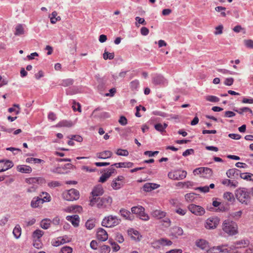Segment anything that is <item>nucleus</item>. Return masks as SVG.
Instances as JSON below:
<instances>
[{
	"mask_svg": "<svg viewBox=\"0 0 253 253\" xmlns=\"http://www.w3.org/2000/svg\"><path fill=\"white\" fill-rule=\"evenodd\" d=\"M73 109L74 111H78L80 112H81V107L79 103H74V105L72 106Z\"/></svg>",
	"mask_w": 253,
	"mask_h": 253,
	"instance_id": "nucleus-64",
	"label": "nucleus"
},
{
	"mask_svg": "<svg viewBox=\"0 0 253 253\" xmlns=\"http://www.w3.org/2000/svg\"><path fill=\"white\" fill-rule=\"evenodd\" d=\"M234 82V79L232 78H229L225 79L224 84L226 85H231Z\"/></svg>",
	"mask_w": 253,
	"mask_h": 253,
	"instance_id": "nucleus-62",
	"label": "nucleus"
},
{
	"mask_svg": "<svg viewBox=\"0 0 253 253\" xmlns=\"http://www.w3.org/2000/svg\"><path fill=\"white\" fill-rule=\"evenodd\" d=\"M250 192L245 188H240L236 190L237 199L242 204L248 205L250 202Z\"/></svg>",
	"mask_w": 253,
	"mask_h": 253,
	"instance_id": "nucleus-1",
	"label": "nucleus"
},
{
	"mask_svg": "<svg viewBox=\"0 0 253 253\" xmlns=\"http://www.w3.org/2000/svg\"><path fill=\"white\" fill-rule=\"evenodd\" d=\"M44 232L41 230L37 229L33 233V237L34 238L39 239L43 235Z\"/></svg>",
	"mask_w": 253,
	"mask_h": 253,
	"instance_id": "nucleus-33",
	"label": "nucleus"
},
{
	"mask_svg": "<svg viewBox=\"0 0 253 253\" xmlns=\"http://www.w3.org/2000/svg\"><path fill=\"white\" fill-rule=\"evenodd\" d=\"M159 187V185L155 183H146L143 185V189L145 191L149 192L152 190L157 189Z\"/></svg>",
	"mask_w": 253,
	"mask_h": 253,
	"instance_id": "nucleus-16",
	"label": "nucleus"
},
{
	"mask_svg": "<svg viewBox=\"0 0 253 253\" xmlns=\"http://www.w3.org/2000/svg\"><path fill=\"white\" fill-rule=\"evenodd\" d=\"M195 189L199 190L200 192L203 193H207L209 191V187H208V186H205L204 187H197Z\"/></svg>",
	"mask_w": 253,
	"mask_h": 253,
	"instance_id": "nucleus-51",
	"label": "nucleus"
},
{
	"mask_svg": "<svg viewBox=\"0 0 253 253\" xmlns=\"http://www.w3.org/2000/svg\"><path fill=\"white\" fill-rule=\"evenodd\" d=\"M63 198L67 201H72L79 199L80 197V193L79 191L75 189H71L70 190L64 192L62 194Z\"/></svg>",
	"mask_w": 253,
	"mask_h": 253,
	"instance_id": "nucleus-5",
	"label": "nucleus"
},
{
	"mask_svg": "<svg viewBox=\"0 0 253 253\" xmlns=\"http://www.w3.org/2000/svg\"><path fill=\"white\" fill-rule=\"evenodd\" d=\"M104 173L109 178L113 173L116 172V169L114 168V165H111L109 168L104 170Z\"/></svg>",
	"mask_w": 253,
	"mask_h": 253,
	"instance_id": "nucleus-22",
	"label": "nucleus"
},
{
	"mask_svg": "<svg viewBox=\"0 0 253 253\" xmlns=\"http://www.w3.org/2000/svg\"><path fill=\"white\" fill-rule=\"evenodd\" d=\"M219 222V219L217 217H212L207 220L205 227L207 229H214L216 227Z\"/></svg>",
	"mask_w": 253,
	"mask_h": 253,
	"instance_id": "nucleus-9",
	"label": "nucleus"
},
{
	"mask_svg": "<svg viewBox=\"0 0 253 253\" xmlns=\"http://www.w3.org/2000/svg\"><path fill=\"white\" fill-rule=\"evenodd\" d=\"M159 153V151H146L144 152V155H147L149 157H153L154 156L156 155H157Z\"/></svg>",
	"mask_w": 253,
	"mask_h": 253,
	"instance_id": "nucleus-56",
	"label": "nucleus"
},
{
	"mask_svg": "<svg viewBox=\"0 0 253 253\" xmlns=\"http://www.w3.org/2000/svg\"><path fill=\"white\" fill-rule=\"evenodd\" d=\"M240 177L242 179L253 181V174L251 173H241Z\"/></svg>",
	"mask_w": 253,
	"mask_h": 253,
	"instance_id": "nucleus-25",
	"label": "nucleus"
},
{
	"mask_svg": "<svg viewBox=\"0 0 253 253\" xmlns=\"http://www.w3.org/2000/svg\"><path fill=\"white\" fill-rule=\"evenodd\" d=\"M223 198L224 199L227 200L229 202H233L234 200V198L233 194L229 192H226L224 193Z\"/></svg>",
	"mask_w": 253,
	"mask_h": 253,
	"instance_id": "nucleus-31",
	"label": "nucleus"
},
{
	"mask_svg": "<svg viewBox=\"0 0 253 253\" xmlns=\"http://www.w3.org/2000/svg\"><path fill=\"white\" fill-rule=\"evenodd\" d=\"M152 215L155 218L161 219L166 216V212L160 210H156L153 211Z\"/></svg>",
	"mask_w": 253,
	"mask_h": 253,
	"instance_id": "nucleus-20",
	"label": "nucleus"
},
{
	"mask_svg": "<svg viewBox=\"0 0 253 253\" xmlns=\"http://www.w3.org/2000/svg\"><path fill=\"white\" fill-rule=\"evenodd\" d=\"M110 247L107 245L102 246L101 248V253H109Z\"/></svg>",
	"mask_w": 253,
	"mask_h": 253,
	"instance_id": "nucleus-50",
	"label": "nucleus"
},
{
	"mask_svg": "<svg viewBox=\"0 0 253 253\" xmlns=\"http://www.w3.org/2000/svg\"><path fill=\"white\" fill-rule=\"evenodd\" d=\"M98 240L105 241L107 240L108 236L107 232L103 228H99L97 232Z\"/></svg>",
	"mask_w": 253,
	"mask_h": 253,
	"instance_id": "nucleus-13",
	"label": "nucleus"
},
{
	"mask_svg": "<svg viewBox=\"0 0 253 253\" xmlns=\"http://www.w3.org/2000/svg\"><path fill=\"white\" fill-rule=\"evenodd\" d=\"M215 10L217 12H220L221 16L222 17H225L226 14V13L224 12V11L226 10V8L222 6H217L215 8Z\"/></svg>",
	"mask_w": 253,
	"mask_h": 253,
	"instance_id": "nucleus-42",
	"label": "nucleus"
},
{
	"mask_svg": "<svg viewBox=\"0 0 253 253\" xmlns=\"http://www.w3.org/2000/svg\"><path fill=\"white\" fill-rule=\"evenodd\" d=\"M240 171L236 169H229L226 172L227 176L229 178H232V176L240 175Z\"/></svg>",
	"mask_w": 253,
	"mask_h": 253,
	"instance_id": "nucleus-21",
	"label": "nucleus"
},
{
	"mask_svg": "<svg viewBox=\"0 0 253 253\" xmlns=\"http://www.w3.org/2000/svg\"><path fill=\"white\" fill-rule=\"evenodd\" d=\"M68 138L72 140H74L79 142H82L83 141V138L81 136L78 135L68 136Z\"/></svg>",
	"mask_w": 253,
	"mask_h": 253,
	"instance_id": "nucleus-44",
	"label": "nucleus"
},
{
	"mask_svg": "<svg viewBox=\"0 0 253 253\" xmlns=\"http://www.w3.org/2000/svg\"><path fill=\"white\" fill-rule=\"evenodd\" d=\"M120 213H121V215L125 218L126 219H129V216L130 214V212L125 209H121L120 210Z\"/></svg>",
	"mask_w": 253,
	"mask_h": 253,
	"instance_id": "nucleus-32",
	"label": "nucleus"
},
{
	"mask_svg": "<svg viewBox=\"0 0 253 253\" xmlns=\"http://www.w3.org/2000/svg\"><path fill=\"white\" fill-rule=\"evenodd\" d=\"M244 43L246 47L250 48H253V41L252 40H245Z\"/></svg>",
	"mask_w": 253,
	"mask_h": 253,
	"instance_id": "nucleus-48",
	"label": "nucleus"
},
{
	"mask_svg": "<svg viewBox=\"0 0 253 253\" xmlns=\"http://www.w3.org/2000/svg\"><path fill=\"white\" fill-rule=\"evenodd\" d=\"M206 99L207 101H209L211 102H217L219 101V98L213 95L207 96Z\"/></svg>",
	"mask_w": 253,
	"mask_h": 253,
	"instance_id": "nucleus-41",
	"label": "nucleus"
},
{
	"mask_svg": "<svg viewBox=\"0 0 253 253\" xmlns=\"http://www.w3.org/2000/svg\"><path fill=\"white\" fill-rule=\"evenodd\" d=\"M66 218L68 221H70L74 227H78L79 226L80 222V217L79 215H68Z\"/></svg>",
	"mask_w": 253,
	"mask_h": 253,
	"instance_id": "nucleus-15",
	"label": "nucleus"
},
{
	"mask_svg": "<svg viewBox=\"0 0 253 253\" xmlns=\"http://www.w3.org/2000/svg\"><path fill=\"white\" fill-rule=\"evenodd\" d=\"M119 123L122 126H125L127 123V120L125 116H121L119 120Z\"/></svg>",
	"mask_w": 253,
	"mask_h": 253,
	"instance_id": "nucleus-54",
	"label": "nucleus"
},
{
	"mask_svg": "<svg viewBox=\"0 0 253 253\" xmlns=\"http://www.w3.org/2000/svg\"><path fill=\"white\" fill-rule=\"evenodd\" d=\"M90 205L93 206L95 203H97V206L98 208H105L108 206H110L112 202V199L108 196H104L102 198H94L90 200Z\"/></svg>",
	"mask_w": 253,
	"mask_h": 253,
	"instance_id": "nucleus-2",
	"label": "nucleus"
},
{
	"mask_svg": "<svg viewBox=\"0 0 253 253\" xmlns=\"http://www.w3.org/2000/svg\"><path fill=\"white\" fill-rule=\"evenodd\" d=\"M161 246H170L172 243L171 241L166 238H161L159 240Z\"/></svg>",
	"mask_w": 253,
	"mask_h": 253,
	"instance_id": "nucleus-40",
	"label": "nucleus"
},
{
	"mask_svg": "<svg viewBox=\"0 0 253 253\" xmlns=\"http://www.w3.org/2000/svg\"><path fill=\"white\" fill-rule=\"evenodd\" d=\"M152 83L155 85H164L167 84V80L161 75H156L152 79Z\"/></svg>",
	"mask_w": 253,
	"mask_h": 253,
	"instance_id": "nucleus-10",
	"label": "nucleus"
},
{
	"mask_svg": "<svg viewBox=\"0 0 253 253\" xmlns=\"http://www.w3.org/2000/svg\"><path fill=\"white\" fill-rule=\"evenodd\" d=\"M26 182L29 184L36 183L38 182V178L35 177L27 178Z\"/></svg>",
	"mask_w": 253,
	"mask_h": 253,
	"instance_id": "nucleus-53",
	"label": "nucleus"
},
{
	"mask_svg": "<svg viewBox=\"0 0 253 253\" xmlns=\"http://www.w3.org/2000/svg\"><path fill=\"white\" fill-rule=\"evenodd\" d=\"M189 210L193 214L201 216L205 213V209L201 206L191 204L188 207Z\"/></svg>",
	"mask_w": 253,
	"mask_h": 253,
	"instance_id": "nucleus-8",
	"label": "nucleus"
},
{
	"mask_svg": "<svg viewBox=\"0 0 253 253\" xmlns=\"http://www.w3.org/2000/svg\"><path fill=\"white\" fill-rule=\"evenodd\" d=\"M26 162L29 163L39 164L43 163L44 161L43 160L38 158H28L26 159Z\"/></svg>",
	"mask_w": 253,
	"mask_h": 253,
	"instance_id": "nucleus-30",
	"label": "nucleus"
},
{
	"mask_svg": "<svg viewBox=\"0 0 253 253\" xmlns=\"http://www.w3.org/2000/svg\"><path fill=\"white\" fill-rule=\"evenodd\" d=\"M203 174L205 177H210L212 174V170L211 169L209 168H204V170L203 172Z\"/></svg>",
	"mask_w": 253,
	"mask_h": 253,
	"instance_id": "nucleus-39",
	"label": "nucleus"
},
{
	"mask_svg": "<svg viewBox=\"0 0 253 253\" xmlns=\"http://www.w3.org/2000/svg\"><path fill=\"white\" fill-rule=\"evenodd\" d=\"M102 154L103 159L111 158L113 154L111 151L108 150L102 152Z\"/></svg>",
	"mask_w": 253,
	"mask_h": 253,
	"instance_id": "nucleus-45",
	"label": "nucleus"
},
{
	"mask_svg": "<svg viewBox=\"0 0 253 253\" xmlns=\"http://www.w3.org/2000/svg\"><path fill=\"white\" fill-rule=\"evenodd\" d=\"M60 183L58 181H51L48 183V186L50 187H55L60 186Z\"/></svg>",
	"mask_w": 253,
	"mask_h": 253,
	"instance_id": "nucleus-61",
	"label": "nucleus"
},
{
	"mask_svg": "<svg viewBox=\"0 0 253 253\" xmlns=\"http://www.w3.org/2000/svg\"><path fill=\"white\" fill-rule=\"evenodd\" d=\"M139 86V82L137 80H135L130 83V87L132 90H137Z\"/></svg>",
	"mask_w": 253,
	"mask_h": 253,
	"instance_id": "nucleus-29",
	"label": "nucleus"
},
{
	"mask_svg": "<svg viewBox=\"0 0 253 253\" xmlns=\"http://www.w3.org/2000/svg\"><path fill=\"white\" fill-rule=\"evenodd\" d=\"M114 56H115V55H114V53L113 52L109 53L108 51H107L106 50H105L104 53L103 54V58L105 60L113 59L114 58Z\"/></svg>",
	"mask_w": 253,
	"mask_h": 253,
	"instance_id": "nucleus-35",
	"label": "nucleus"
},
{
	"mask_svg": "<svg viewBox=\"0 0 253 253\" xmlns=\"http://www.w3.org/2000/svg\"><path fill=\"white\" fill-rule=\"evenodd\" d=\"M173 230L176 234L178 236L182 235L183 231L181 227H176L173 229Z\"/></svg>",
	"mask_w": 253,
	"mask_h": 253,
	"instance_id": "nucleus-60",
	"label": "nucleus"
},
{
	"mask_svg": "<svg viewBox=\"0 0 253 253\" xmlns=\"http://www.w3.org/2000/svg\"><path fill=\"white\" fill-rule=\"evenodd\" d=\"M223 26L222 25H219L217 26L215 28L216 31L214 32V34L215 35H219L221 34L222 33V30H223Z\"/></svg>",
	"mask_w": 253,
	"mask_h": 253,
	"instance_id": "nucleus-57",
	"label": "nucleus"
},
{
	"mask_svg": "<svg viewBox=\"0 0 253 253\" xmlns=\"http://www.w3.org/2000/svg\"><path fill=\"white\" fill-rule=\"evenodd\" d=\"M13 234L16 239L20 238L21 234V228L19 225H16L13 230Z\"/></svg>",
	"mask_w": 253,
	"mask_h": 253,
	"instance_id": "nucleus-24",
	"label": "nucleus"
},
{
	"mask_svg": "<svg viewBox=\"0 0 253 253\" xmlns=\"http://www.w3.org/2000/svg\"><path fill=\"white\" fill-rule=\"evenodd\" d=\"M13 166L12 161L7 160H0V172L6 171Z\"/></svg>",
	"mask_w": 253,
	"mask_h": 253,
	"instance_id": "nucleus-11",
	"label": "nucleus"
},
{
	"mask_svg": "<svg viewBox=\"0 0 253 253\" xmlns=\"http://www.w3.org/2000/svg\"><path fill=\"white\" fill-rule=\"evenodd\" d=\"M17 169L19 172L26 173H29L32 170V168L30 166L26 165L18 166Z\"/></svg>",
	"mask_w": 253,
	"mask_h": 253,
	"instance_id": "nucleus-17",
	"label": "nucleus"
},
{
	"mask_svg": "<svg viewBox=\"0 0 253 253\" xmlns=\"http://www.w3.org/2000/svg\"><path fill=\"white\" fill-rule=\"evenodd\" d=\"M152 246L155 249H159L161 246L159 240L153 241L152 243Z\"/></svg>",
	"mask_w": 253,
	"mask_h": 253,
	"instance_id": "nucleus-63",
	"label": "nucleus"
},
{
	"mask_svg": "<svg viewBox=\"0 0 253 253\" xmlns=\"http://www.w3.org/2000/svg\"><path fill=\"white\" fill-rule=\"evenodd\" d=\"M51 223V220L48 218H44L41 222V227L44 229H47Z\"/></svg>",
	"mask_w": 253,
	"mask_h": 253,
	"instance_id": "nucleus-23",
	"label": "nucleus"
},
{
	"mask_svg": "<svg viewBox=\"0 0 253 253\" xmlns=\"http://www.w3.org/2000/svg\"><path fill=\"white\" fill-rule=\"evenodd\" d=\"M235 244V245H243V247H245L246 246H248L249 244V241L247 240H241L237 241Z\"/></svg>",
	"mask_w": 253,
	"mask_h": 253,
	"instance_id": "nucleus-49",
	"label": "nucleus"
},
{
	"mask_svg": "<svg viewBox=\"0 0 253 253\" xmlns=\"http://www.w3.org/2000/svg\"><path fill=\"white\" fill-rule=\"evenodd\" d=\"M187 175V172L185 170H176L170 171L168 173V177L171 179L179 180L183 179Z\"/></svg>",
	"mask_w": 253,
	"mask_h": 253,
	"instance_id": "nucleus-7",
	"label": "nucleus"
},
{
	"mask_svg": "<svg viewBox=\"0 0 253 253\" xmlns=\"http://www.w3.org/2000/svg\"><path fill=\"white\" fill-rule=\"evenodd\" d=\"M204 170V167H200L195 169L193 170V173L194 175L202 174L203 173V171Z\"/></svg>",
	"mask_w": 253,
	"mask_h": 253,
	"instance_id": "nucleus-58",
	"label": "nucleus"
},
{
	"mask_svg": "<svg viewBox=\"0 0 253 253\" xmlns=\"http://www.w3.org/2000/svg\"><path fill=\"white\" fill-rule=\"evenodd\" d=\"M242 214V211H239L236 212H232L230 213V217L232 218H234L235 219H239Z\"/></svg>",
	"mask_w": 253,
	"mask_h": 253,
	"instance_id": "nucleus-34",
	"label": "nucleus"
},
{
	"mask_svg": "<svg viewBox=\"0 0 253 253\" xmlns=\"http://www.w3.org/2000/svg\"><path fill=\"white\" fill-rule=\"evenodd\" d=\"M155 128L157 130L161 132H163L165 131L163 127V124L158 123L156 125H155Z\"/></svg>",
	"mask_w": 253,
	"mask_h": 253,
	"instance_id": "nucleus-52",
	"label": "nucleus"
},
{
	"mask_svg": "<svg viewBox=\"0 0 253 253\" xmlns=\"http://www.w3.org/2000/svg\"><path fill=\"white\" fill-rule=\"evenodd\" d=\"M104 193V190L101 185H97L93 189L91 192L92 198H97L98 196H101Z\"/></svg>",
	"mask_w": 253,
	"mask_h": 253,
	"instance_id": "nucleus-12",
	"label": "nucleus"
},
{
	"mask_svg": "<svg viewBox=\"0 0 253 253\" xmlns=\"http://www.w3.org/2000/svg\"><path fill=\"white\" fill-rule=\"evenodd\" d=\"M149 32V30L147 28L145 27H143L141 28L140 33L142 35L147 36L148 35Z\"/></svg>",
	"mask_w": 253,
	"mask_h": 253,
	"instance_id": "nucleus-59",
	"label": "nucleus"
},
{
	"mask_svg": "<svg viewBox=\"0 0 253 253\" xmlns=\"http://www.w3.org/2000/svg\"><path fill=\"white\" fill-rule=\"evenodd\" d=\"M24 34V30L21 24L17 25L15 27V32L14 35L15 36H20Z\"/></svg>",
	"mask_w": 253,
	"mask_h": 253,
	"instance_id": "nucleus-26",
	"label": "nucleus"
},
{
	"mask_svg": "<svg viewBox=\"0 0 253 253\" xmlns=\"http://www.w3.org/2000/svg\"><path fill=\"white\" fill-rule=\"evenodd\" d=\"M122 182H118L117 180L114 179L112 181L111 186L115 190H118L123 186Z\"/></svg>",
	"mask_w": 253,
	"mask_h": 253,
	"instance_id": "nucleus-27",
	"label": "nucleus"
},
{
	"mask_svg": "<svg viewBox=\"0 0 253 253\" xmlns=\"http://www.w3.org/2000/svg\"><path fill=\"white\" fill-rule=\"evenodd\" d=\"M237 224L236 222L229 219L225 220L223 223V231L230 235H234L237 233Z\"/></svg>",
	"mask_w": 253,
	"mask_h": 253,
	"instance_id": "nucleus-3",
	"label": "nucleus"
},
{
	"mask_svg": "<svg viewBox=\"0 0 253 253\" xmlns=\"http://www.w3.org/2000/svg\"><path fill=\"white\" fill-rule=\"evenodd\" d=\"M195 193H190L185 195V198L188 202H191L195 199Z\"/></svg>",
	"mask_w": 253,
	"mask_h": 253,
	"instance_id": "nucleus-43",
	"label": "nucleus"
},
{
	"mask_svg": "<svg viewBox=\"0 0 253 253\" xmlns=\"http://www.w3.org/2000/svg\"><path fill=\"white\" fill-rule=\"evenodd\" d=\"M95 221L93 219H88L85 223V227L88 230H91L95 226Z\"/></svg>",
	"mask_w": 253,
	"mask_h": 253,
	"instance_id": "nucleus-28",
	"label": "nucleus"
},
{
	"mask_svg": "<svg viewBox=\"0 0 253 253\" xmlns=\"http://www.w3.org/2000/svg\"><path fill=\"white\" fill-rule=\"evenodd\" d=\"M73 123L71 121L63 120L56 125L57 127H70L73 126Z\"/></svg>",
	"mask_w": 253,
	"mask_h": 253,
	"instance_id": "nucleus-18",
	"label": "nucleus"
},
{
	"mask_svg": "<svg viewBox=\"0 0 253 253\" xmlns=\"http://www.w3.org/2000/svg\"><path fill=\"white\" fill-rule=\"evenodd\" d=\"M121 219L116 216L109 215L105 217L102 221V225L106 227H112L118 225Z\"/></svg>",
	"mask_w": 253,
	"mask_h": 253,
	"instance_id": "nucleus-4",
	"label": "nucleus"
},
{
	"mask_svg": "<svg viewBox=\"0 0 253 253\" xmlns=\"http://www.w3.org/2000/svg\"><path fill=\"white\" fill-rule=\"evenodd\" d=\"M116 153L118 156H127L129 154L127 150L122 149H118Z\"/></svg>",
	"mask_w": 253,
	"mask_h": 253,
	"instance_id": "nucleus-38",
	"label": "nucleus"
},
{
	"mask_svg": "<svg viewBox=\"0 0 253 253\" xmlns=\"http://www.w3.org/2000/svg\"><path fill=\"white\" fill-rule=\"evenodd\" d=\"M131 211L133 214H137L141 219L148 220L149 218V216L144 212L145 209L141 206L132 207Z\"/></svg>",
	"mask_w": 253,
	"mask_h": 253,
	"instance_id": "nucleus-6",
	"label": "nucleus"
},
{
	"mask_svg": "<svg viewBox=\"0 0 253 253\" xmlns=\"http://www.w3.org/2000/svg\"><path fill=\"white\" fill-rule=\"evenodd\" d=\"M43 200L39 197H34L31 202V206L33 208H40L43 203Z\"/></svg>",
	"mask_w": 253,
	"mask_h": 253,
	"instance_id": "nucleus-14",
	"label": "nucleus"
},
{
	"mask_svg": "<svg viewBox=\"0 0 253 253\" xmlns=\"http://www.w3.org/2000/svg\"><path fill=\"white\" fill-rule=\"evenodd\" d=\"M197 246L202 250L206 249L208 247V243L205 240L200 239L196 241Z\"/></svg>",
	"mask_w": 253,
	"mask_h": 253,
	"instance_id": "nucleus-19",
	"label": "nucleus"
},
{
	"mask_svg": "<svg viewBox=\"0 0 253 253\" xmlns=\"http://www.w3.org/2000/svg\"><path fill=\"white\" fill-rule=\"evenodd\" d=\"M234 110L240 114H243V113L245 112H249L251 114L253 113L252 110L248 107H243L239 109H234Z\"/></svg>",
	"mask_w": 253,
	"mask_h": 253,
	"instance_id": "nucleus-37",
	"label": "nucleus"
},
{
	"mask_svg": "<svg viewBox=\"0 0 253 253\" xmlns=\"http://www.w3.org/2000/svg\"><path fill=\"white\" fill-rule=\"evenodd\" d=\"M73 84V80L71 79H67L62 81L61 85L64 86H68Z\"/></svg>",
	"mask_w": 253,
	"mask_h": 253,
	"instance_id": "nucleus-36",
	"label": "nucleus"
},
{
	"mask_svg": "<svg viewBox=\"0 0 253 253\" xmlns=\"http://www.w3.org/2000/svg\"><path fill=\"white\" fill-rule=\"evenodd\" d=\"M72 251L73 250L72 248L68 246H65L62 248L60 253H72Z\"/></svg>",
	"mask_w": 253,
	"mask_h": 253,
	"instance_id": "nucleus-46",
	"label": "nucleus"
},
{
	"mask_svg": "<svg viewBox=\"0 0 253 253\" xmlns=\"http://www.w3.org/2000/svg\"><path fill=\"white\" fill-rule=\"evenodd\" d=\"M194 153V150L193 149H189L185 150L182 154L184 157L188 156L190 155L193 154Z\"/></svg>",
	"mask_w": 253,
	"mask_h": 253,
	"instance_id": "nucleus-55",
	"label": "nucleus"
},
{
	"mask_svg": "<svg viewBox=\"0 0 253 253\" xmlns=\"http://www.w3.org/2000/svg\"><path fill=\"white\" fill-rule=\"evenodd\" d=\"M42 194L43 196L42 198H41V199L42 200H43V203L45 202L50 201L51 197L48 193H47V192H42Z\"/></svg>",
	"mask_w": 253,
	"mask_h": 253,
	"instance_id": "nucleus-47",
	"label": "nucleus"
}]
</instances>
